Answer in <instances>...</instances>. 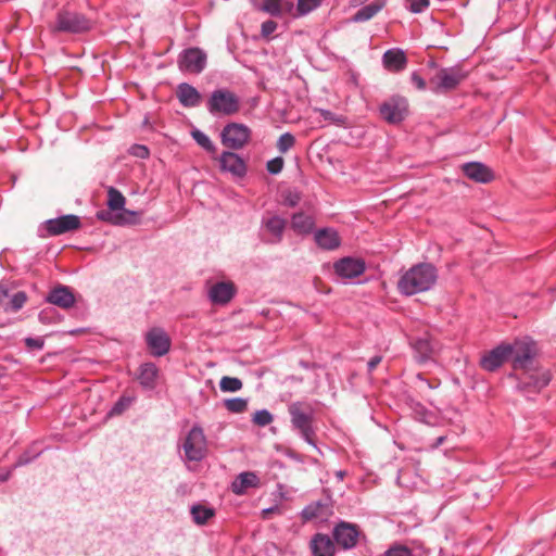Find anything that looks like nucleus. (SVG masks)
<instances>
[{"label":"nucleus","mask_w":556,"mask_h":556,"mask_svg":"<svg viewBox=\"0 0 556 556\" xmlns=\"http://www.w3.org/2000/svg\"><path fill=\"white\" fill-rule=\"evenodd\" d=\"M311 462H312V463H314V464H317V463H318V460H317V459H312Z\"/></svg>","instance_id":"obj_62"},{"label":"nucleus","mask_w":556,"mask_h":556,"mask_svg":"<svg viewBox=\"0 0 556 556\" xmlns=\"http://www.w3.org/2000/svg\"><path fill=\"white\" fill-rule=\"evenodd\" d=\"M468 73L459 66L443 67L435 75V91L446 92L456 89Z\"/></svg>","instance_id":"obj_9"},{"label":"nucleus","mask_w":556,"mask_h":556,"mask_svg":"<svg viewBox=\"0 0 556 556\" xmlns=\"http://www.w3.org/2000/svg\"><path fill=\"white\" fill-rule=\"evenodd\" d=\"M226 409L233 414H241L248 408V400L242 397L227 399L224 402Z\"/></svg>","instance_id":"obj_38"},{"label":"nucleus","mask_w":556,"mask_h":556,"mask_svg":"<svg viewBox=\"0 0 556 556\" xmlns=\"http://www.w3.org/2000/svg\"><path fill=\"white\" fill-rule=\"evenodd\" d=\"M410 346L418 363H426L431 359L435 349L433 341L428 334L413 339Z\"/></svg>","instance_id":"obj_24"},{"label":"nucleus","mask_w":556,"mask_h":556,"mask_svg":"<svg viewBox=\"0 0 556 556\" xmlns=\"http://www.w3.org/2000/svg\"><path fill=\"white\" fill-rule=\"evenodd\" d=\"M410 80L419 90L426 89V81L417 72L412 73Z\"/></svg>","instance_id":"obj_53"},{"label":"nucleus","mask_w":556,"mask_h":556,"mask_svg":"<svg viewBox=\"0 0 556 556\" xmlns=\"http://www.w3.org/2000/svg\"><path fill=\"white\" fill-rule=\"evenodd\" d=\"M278 510V507L277 506H273V507H269V508H266V509H263V515L266 516L268 514H271L274 511Z\"/></svg>","instance_id":"obj_57"},{"label":"nucleus","mask_w":556,"mask_h":556,"mask_svg":"<svg viewBox=\"0 0 556 556\" xmlns=\"http://www.w3.org/2000/svg\"><path fill=\"white\" fill-rule=\"evenodd\" d=\"M9 299H10V289L5 283L1 282L0 283V306H2L4 308Z\"/></svg>","instance_id":"obj_51"},{"label":"nucleus","mask_w":556,"mask_h":556,"mask_svg":"<svg viewBox=\"0 0 556 556\" xmlns=\"http://www.w3.org/2000/svg\"><path fill=\"white\" fill-rule=\"evenodd\" d=\"M126 199L123 193L114 187H110L108 190V206L111 211L124 212Z\"/></svg>","instance_id":"obj_34"},{"label":"nucleus","mask_w":556,"mask_h":556,"mask_svg":"<svg viewBox=\"0 0 556 556\" xmlns=\"http://www.w3.org/2000/svg\"><path fill=\"white\" fill-rule=\"evenodd\" d=\"M417 407L420 409V412H425V407L420 404H417Z\"/></svg>","instance_id":"obj_60"},{"label":"nucleus","mask_w":556,"mask_h":556,"mask_svg":"<svg viewBox=\"0 0 556 556\" xmlns=\"http://www.w3.org/2000/svg\"><path fill=\"white\" fill-rule=\"evenodd\" d=\"M185 457L189 462H201L206 454V439L200 426H193L182 444Z\"/></svg>","instance_id":"obj_6"},{"label":"nucleus","mask_w":556,"mask_h":556,"mask_svg":"<svg viewBox=\"0 0 556 556\" xmlns=\"http://www.w3.org/2000/svg\"><path fill=\"white\" fill-rule=\"evenodd\" d=\"M417 378H418L420 381L425 382L429 388H434V387H433V386H431V384L429 383V381H428L427 379H425L420 374H418V375H417Z\"/></svg>","instance_id":"obj_58"},{"label":"nucleus","mask_w":556,"mask_h":556,"mask_svg":"<svg viewBox=\"0 0 556 556\" xmlns=\"http://www.w3.org/2000/svg\"><path fill=\"white\" fill-rule=\"evenodd\" d=\"M320 115L324 117L325 121H337L334 114L328 110H320Z\"/></svg>","instance_id":"obj_55"},{"label":"nucleus","mask_w":556,"mask_h":556,"mask_svg":"<svg viewBox=\"0 0 556 556\" xmlns=\"http://www.w3.org/2000/svg\"><path fill=\"white\" fill-rule=\"evenodd\" d=\"M534 357L533 349L531 344L525 342H516L511 344V353L509 359L513 362L515 370L527 371L530 368Z\"/></svg>","instance_id":"obj_17"},{"label":"nucleus","mask_w":556,"mask_h":556,"mask_svg":"<svg viewBox=\"0 0 556 556\" xmlns=\"http://www.w3.org/2000/svg\"><path fill=\"white\" fill-rule=\"evenodd\" d=\"M129 153L139 159H147L150 155L149 149L143 144H134L129 149Z\"/></svg>","instance_id":"obj_49"},{"label":"nucleus","mask_w":556,"mask_h":556,"mask_svg":"<svg viewBox=\"0 0 556 556\" xmlns=\"http://www.w3.org/2000/svg\"><path fill=\"white\" fill-rule=\"evenodd\" d=\"M219 165L223 172H228L236 177H243L247 173L244 161L232 151H224L220 154Z\"/></svg>","instance_id":"obj_20"},{"label":"nucleus","mask_w":556,"mask_h":556,"mask_svg":"<svg viewBox=\"0 0 556 556\" xmlns=\"http://www.w3.org/2000/svg\"><path fill=\"white\" fill-rule=\"evenodd\" d=\"M334 273L342 279H353L364 274L366 264L362 258L342 257L333 264Z\"/></svg>","instance_id":"obj_15"},{"label":"nucleus","mask_w":556,"mask_h":556,"mask_svg":"<svg viewBox=\"0 0 556 556\" xmlns=\"http://www.w3.org/2000/svg\"><path fill=\"white\" fill-rule=\"evenodd\" d=\"M331 533L338 549L351 551L356 547L362 531L356 523L341 520L334 525Z\"/></svg>","instance_id":"obj_7"},{"label":"nucleus","mask_w":556,"mask_h":556,"mask_svg":"<svg viewBox=\"0 0 556 556\" xmlns=\"http://www.w3.org/2000/svg\"><path fill=\"white\" fill-rule=\"evenodd\" d=\"M177 63L182 72L200 74L206 66V54L200 48H188L180 52Z\"/></svg>","instance_id":"obj_11"},{"label":"nucleus","mask_w":556,"mask_h":556,"mask_svg":"<svg viewBox=\"0 0 556 556\" xmlns=\"http://www.w3.org/2000/svg\"><path fill=\"white\" fill-rule=\"evenodd\" d=\"M300 194L298 192H289L285 198V203L288 206L294 207L300 202Z\"/></svg>","instance_id":"obj_52"},{"label":"nucleus","mask_w":556,"mask_h":556,"mask_svg":"<svg viewBox=\"0 0 556 556\" xmlns=\"http://www.w3.org/2000/svg\"><path fill=\"white\" fill-rule=\"evenodd\" d=\"M50 29L52 33L78 34L90 29V22L83 14L63 10L58 12Z\"/></svg>","instance_id":"obj_4"},{"label":"nucleus","mask_w":556,"mask_h":556,"mask_svg":"<svg viewBox=\"0 0 556 556\" xmlns=\"http://www.w3.org/2000/svg\"><path fill=\"white\" fill-rule=\"evenodd\" d=\"M277 29V23L273 20L265 21L261 26L263 37H269Z\"/></svg>","instance_id":"obj_50"},{"label":"nucleus","mask_w":556,"mask_h":556,"mask_svg":"<svg viewBox=\"0 0 556 556\" xmlns=\"http://www.w3.org/2000/svg\"><path fill=\"white\" fill-rule=\"evenodd\" d=\"M315 222L314 218L309 215H306L302 212L294 213L291 218V227L292 229L301 235L309 233L314 228Z\"/></svg>","instance_id":"obj_31"},{"label":"nucleus","mask_w":556,"mask_h":556,"mask_svg":"<svg viewBox=\"0 0 556 556\" xmlns=\"http://www.w3.org/2000/svg\"><path fill=\"white\" fill-rule=\"evenodd\" d=\"M132 399L128 396H121L110 410L111 415H119L125 412L131 404Z\"/></svg>","instance_id":"obj_44"},{"label":"nucleus","mask_w":556,"mask_h":556,"mask_svg":"<svg viewBox=\"0 0 556 556\" xmlns=\"http://www.w3.org/2000/svg\"><path fill=\"white\" fill-rule=\"evenodd\" d=\"M283 160L281 157H275L267 162L266 168L269 174L277 175L282 170Z\"/></svg>","instance_id":"obj_47"},{"label":"nucleus","mask_w":556,"mask_h":556,"mask_svg":"<svg viewBox=\"0 0 556 556\" xmlns=\"http://www.w3.org/2000/svg\"><path fill=\"white\" fill-rule=\"evenodd\" d=\"M253 5L271 16H280V9L278 8L279 0H252Z\"/></svg>","instance_id":"obj_35"},{"label":"nucleus","mask_w":556,"mask_h":556,"mask_svg":"<svg viewBox=\"0 0 556 556\" xmlns=\"http://www.w3.org/2000/svg\"><path fill=\"white\" fill-rule=\"evenodd\" d=\"M384 556H413L412 551L404 545H394L386 551Z\"/></svg>","instance_id":"obj_45"},{"label":"nucleus","mask_w":556,"mask_h":556,"mask_svg":"<svg viewBox=\"0 0 556 556\" xmlns=\"http://www.w3.org/2000/svg\"><path fill=\"white\" fill-rule=\"evenodd\" d=\"M24 342H25L26 348L31 351H34V350L40 351L45 346V340L40 337H37V338L27 337V338H25Z\"/></svg>","instance_id":"obj_46"},{"label":"nucleus","mask_w":556,"mask_h":556,"mask_svg":"<svg viewBox=\"0 0 556 556\" xmlns=\"http://www.w3.org/2000/svg\"><path fill=\"white\" fill-rule=\"evenodd\" d=\"M292 429L309 445L317 447L314 427L315 410L311 404L305 402H293L288 406Z\"/></svg>","instance_id":"obj_2"},{"label":"nucleus","mask_w":556,"mask_h":556,"mask_svg":"<svg viewBox=\"0 0 556 556\" xmlns=\"http://www.w3.org/2000/svg\"><path fill=\"white\" fill-rule=\"evenodd\" d=\"M323 0H298L294 16H304L319 8Z\"/></svg>","instance_id":"obj_36"},{"label":"nucleus","mask_w":556,"mask_h":556,"mask_svg":"<svg viewBox=\"0 0 556 556\" xmlns=\"http://www.w3.org/2000/svg\"><path fill=\"white\" fill-rule=\"evenodd\" d=\"M273 419L274 417L269 410L261 409L254 414L252 421L260 427H265L269 425L273 421Z\"/></svg>","instance_id":"obj_42"},{"label":"nucleus","mask_w":556,"mask_h":556,"mask_svg":"<svg viewBox=\"0 0 556 556\" xmlns=\"http://www.w3.org/2000/svg\"><path fill=\"white\" fill-rule=\"evenodd\" d=\"M260 485V478L253 471H244L239 473L231 483V491L236 495H243L251 488Z\"/></svg>","instance_id":"obj_27"},{"label":"nucleus","mask_w":556,"mask_h":556,"mask_svg":"<svg viewBox=\"0 0 556 556\" xmlns=\"http://www.w3.org/2000/svg\"><path fill=\"white\" fill-rule=\"evenodd\" d=\"M144 342L154 357L166 355L172 346V340L161 327H152L144 333Z\"/></svg>","instance_id":"obj_10"},{"label":"nucleus","mask_w":556,"mask_h":556,"mask_svg":"<svg viewBox=\"0 0 556 556\" xmlns=\"http://www.w3.org/2000/svg\"><path fill=\"white\" fill-rule=\"evenodd\" d=\"M287 220L278 215L262 219V241L268 244H278L283 238Z\"/></svg>","instance_id":"obj_13"},{"label":"nucleus","mask_w":556,"mask_h":556,"mask_svg":"<svg viewBox=\"0 0 556 556\" xmlns=\"http://www.w3.org/2000/svg\"><path fill=\"white\" fill-rule=\"evenodd\" d=\"M159 375V367L152 362H147L139 366L137 380L144 390L152 391L157 386Z\"/></svg>","instance_id":"obj_23"},{"label":"nucleus","mask_w":556,"mask_h":556,"mask_svg":"<svg viewBox=\"0 0 556 556\" xmlns=\"http://www.w3.org/2000/svg\"><path fill=\"white\" fill-rule=\"evenodd\" d=\"M81 222L79 216L74 214L63 215L56 218H50L43 222L38 232L40 237H54L60 236L70 231L77 230L80 228Z\"/></svg>","instance_id":"obj_5"},{"label":"nucleus","mask_w":556,"mask_h":556,"mask_svg":"<svg viewBox=\"0 0 556 556\" xmlns=\"http://www.w3.org/2000/svg\"><path fill=\"white\" fill-rule=\"evenodd\" d=\"M251 138V129L240 123H228L220 132L222 143L230 150L242 149Z\"/></svg>","instance_id":"obj_8"},{"label":"nucleus","mask_w":556,"mask_h":556,"mask_svg":"<svg viewBox=\"0 0 556 556\" xmlns=\"http://www.w3.org/2000/svg\"><path fill=\"white\" fill-rule=\"evenodd\" d=\"M331 505L330 501L327 498L325 501H316L306 505L302 513L301 517L305 521L318 520L324 521L331 515Z\"/></svg>","instance_id":"obj_21"},{"label":"nucleus","mask_w":556,"mask_h":556,"mask_svg":"<svg viewBox=\"0 0 556 556\" xmlns=\"http://www.w3.org/2000/svg\"><path fill=\"white\" fill-rule=\"evenodd\" d=\"M446 440V437L445 435H441V437H438L435 442L433 443V447H439L440 445H442Z\"/></svg>","instance_id":"obj_56"},{"label":"nucleus","mask_w":556,"mask_h":556,"mask_svg":"<svg viewBox=\"0 0 556 556\" xmlns=\"http://www.w3.org/2000/svg\"><path fill=\"white\" fill-rule=\"evenodd\" d=\"M381 361L382 356L380 355H375L374 357H371L367 363L368 371L371 372L372 370H375V368L381 363Z\"/></svg>","instance_id":"obj_54"},{"label":"nucleus","mask_w":556,"mask_h":556,"mask_svg":"<svg viewBox=\"0 0 556 556\" xmlns=\"http://www.w3.org/2000/svg\"><path fill=\"white\" fill-rule=\"evenodd\" d=\"M207 111L216 116H231L240 110L239 97L226 88H219L214 90L206 103Z\"/></svg>","instance_id":"obj_3"},{"label":"nucleus","mask_w":556,"mask_h":556,"mask_svg":"<svg viewBox=\"0 0 556 556\" xmlns=\"http://www.w3.org/2000/svg\"><path fill=\"white\" fill-rule=\"evenodd\" d=\"M115 211L109 210H101L97 212V218L102 222H109L112 225H126L131 224L132 222L126 217V215L135 216L137 215V212L124 210L122 213H114Z\"/></svg>","instance_id":"obj_30"},{"label":"nucleus","mask_w":556,"mask_h":556,"mask_svg":"<svg viewBox=\"0 0 556 556\" xmlns=\"http://www.w3.org/2000/svg\"><path fill=\"white\" fill-rule=\"evenodd\" d=\"M27 301V295L24 291H17L10 296L8 303L4 306V311L17 312L20 311Z\"/></svg>","instance_id":"obj_37"},{"label":"nucleus","mask_w":556,"mask_h":556,"mask_svg":"<svg viewBox=\"0 0 556 556\" xmlns=\"http://www.w3.org/2000/svg\"><path fill=\"white\" fill-rule=\"evenodd\" d=\"M314 239L316 244L326 251H333L341 244L338 231L329 227L318 229L314 235Z\"/></svg>","instance_id":"obj_26"},{"label":"nucleus","mask_w":556,"mask_h":556,"mask_svg":"<svg viewBox=\"0 0 556 556\" xmlns=\"http://www.w3.org/2000/svg\"><path fill=\"white\" fill-rule=\"evenodd\" d=\"M192 520L198 526H204L215 516V509L202 504H193L190 507Z\"/></svg>","instance_id":"obj_32"},{"label":"nucleus","mask_w":556,"mask_h":556,"mask_svg":"<svg viewBox=\"0 0 556 556\" xmlns=\"http://www.w3.org/2000/svg\"><path fill=\"white\" fill-rule=\"evenodd\" d=\"M551 381L548 371H523L518 378V389L525 392H539Z\"/></svg>","instance_id":"obj_14"},{"label":"nucleus","mask_w":556,"mask_h":556,"mask_svg":"<svg viewBox=\"0 0 556 556\" xmlns=\"http://www.w3.org/2000/svg\"><path fill=\"white\" fill-rule=\"evenodd\" d=\"M7 479H8V476H2V477H0V482L5 481Z\"/></svg>","instance_id":"obj_61"},{"label":"nucleus","mask_w":556,"mask_h":556,"mask_svg":"<svg viewBox=\"0 0 556 556\" xmlns=\"http://www.w3.org/2000/svg\"><path fill=\"white\" fill-rule=\"evenodd\" d=\"M382 62L388 71L401 72L405 68L407 59L403 50L389 49L383 53Z\"/></svg>","instance_id":"obj_28"},{"label":"nucleus","mask_w":556,"mask_h":556,"mask_svg":"<svg viewBox=\"0 0 556 556\" xmlns=\"http://www.w3.org/2000/svg\"><path fill=\"white\" fill-rule=\"evenodd\" d=\"M344 476H345V471H338V472H337V477H338L340 480H342V479L344 478Z\"/></svg>","instance_id":"obj_59"},{"label":"nucleus","mask_w":556,"mask_h":556,"mask_svg":"<svg viewBox=\"0 0 556 556\" xmlns=\"http://www.w3.org/2000/svg\"><path fill=\"white\" fill-rule=\"evenodd\" d=\"M47 302L67 309L75 304V295L67 286L59 285L50 290L46 298Z\"/></svg>","instance_id":"obj_22"},{"label":"nucleus","mask_w":556,"mask_h":556,"mask_svg":"<svg viewBox=\"0 0 556 556\" xmlns=\"http://www.w3.org/2000/svg\"><path fill=\"white\" fill-rule=\"evenodd\" d=\"M463 173L476 182L486 184L493 179L492 170L479 162L465 163L463 165Z\"/></svg>","instance_id":"obj_25"},{"label":"nucleus","mask_w":556,"mask_h":556,"mask_svg":"<svg viewBox=\"0 0 556 556\" xmlns=\"http://www.w3.org/2000/svg\"><path fill=\"white\" fill-rule=\"evenodd\" d=\"M438 279V270L430 263H419L406 270L397 282L403 295H414L433 288Z\"/></svg>","instance_id":"obj_1"},{"label":"nucleus","mask_w":556,"mask_h":556,"mask_svg":"<svg viewBox=\"0 0 556 556\" xmlns=\"http://www.w3.org/2000/svg\"><path fill=\"white\" fill-rule=\"evenodd\" d=\"M177 98L185 108L198 106L201 100L200 92L190 84L181 83L177 88Z\"/></svg>","instance_id":"obj_29"},{"label":"nucleus","mask_w":556,"mask_h":556,"mask_svg":"<svg viewBox=\"0 0 556 556\" xmlns=\"http://www.w3.org/2000/svg\"><path fill=\"white\" fill-rule=\"evenodd\" d=\"M294 143H295L294 136L290 132H285L278 139L277 149L281 153H286L294 146Z\"/></svg>","instance_id":"obj_41"},{"label":"nucleus","mask_w":556,"mask_h":556,"mask_svg":"<svg viewBox=\"0 0 556 556\" xmlns=\"http://www.w3.org/2000/svg\"><path fill=\"white\" fill-rule=\"evenodd\" d=\"M383 8V2H371L363 8H361L353 16L354 22H366L372 18L381 9Z\"/></svg>","instance_id":"obj_33"},{"label":"nucleus","mask_w":556,"mask_h":556,"mask_svg":"<svg viewBox=\"0 0 556 556\" xmlns=\"http://www.w3.org/2000/svg\"><path fill=\"white\" fill-rule=\"evenodd\" d=\"M192 138L195 140V142L203 148L207 152H215L216 147L212 142L208 136H206L203 131L197 129L192 131Z\"/></svg>","instance_id":"obj_40"},{"label":"nucleus","mask_w":556,"mask_h":556,"mask_svg":"<svg viewBox=\"0 0 556 556\" xmlns=\"http://www.w3.org/2000/svg\"><path fill=\"white\" fill-rule=\"evenodd\" d=\"M309 549L313 556H336L338 548L331 536L316 533L309 541Z\"/></svg>","instance_id":"obj_19"},{"label":"nucleus","mask_w":556,"mask_h":556,"mask_svg":"<svg viewBox=\"0 0 556 556\" xmlns=\"http://www.w3.org/2000/svg\"><path fill=\"white\" fill-rule=\"evenodd\" d=\"M510 353L511 344H500L481 357L480 365L484 370L494 371L509 359Z\"/></svg>","instance_id":"obj_16"},{"label":"nucleus","mask_w":556,"mask_h":556,"mask_svg":"<svg viewBox=\"0 0 556 556\" xmlns=\"http://www.w3.org/2000/svg\"><path fill=\"white\" fill-rule=\"evenodd\" d=\"M278 8L280 9V16L283 14H295V5L292 0H279Z\"/></svg>","instance_id":"obj_48"},{"label":"nucleus","mask_w":556,"mask_h":556,"mask_svg":"<svg viewBox=\"0 0 556 556\" xmlns=\"http://www.w3.org/2000/svg\"><path fill=\"white\" fill-rule=\"evenodd\" d=\"M242 381L237 377L225 376L219 381V388L223 392H237L242 389Z\"/></svg>","instance_id":"obj_39"},{"label":"nucleus","mask_w":556,"mask_h":556,"mask_svg":"<svg viewBox=\"0 0 556 556\" xmlns=\"http://www.w3.org/2000/svg\"><path fill=\"white\" fill-rule=\"evenodd\" d=\"M407 101L403 97H392L379 106L381 117L389 124H399L407 114Z\"/></svg>","instance_id":"obj_12"},{"label":"nucleus","mask_w":556,"mask_h":556,"mask_svg":"<svg viewBox=\"0 0 556 556\" xmlns=\"http://www.w3.org/2000/svg\"><path fill=\"white\" fill-rule=\"evenodd\" d=\"M406 8L414 14L422 13L430 5V0H405Z\"/></svg>","instance_id":"obj_43"},{"label":"nucleus","mask_w":556,"mask_h":556,"mask_svg":"<svg viewBox=\"0 0 556 556\" xmlns=\"http://www.w3.org/2000/svg\"><path fill=\"white\" fill-rule=\"evenodd\" d=\"M237 289L232 281L214 283L207 292L208 300L215 305H225L236 295Z\"/></svg>","instance_id":"obj_18"}]
</instances>
